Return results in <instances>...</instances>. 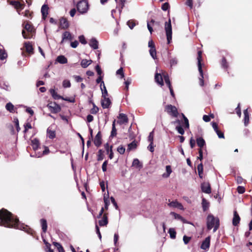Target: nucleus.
I'll list each match as a JSON object with an SVG mask.
<instances>
[{
  "instance_id": "1",
  "label": "nucleus",
  "mask_w": 252,
  "mask_h": 252,
  "mask_svg": "<svg viewBox=\"0 0 252 252\" xmlns=\"http://www.w3.org/2000/svg\"><path fill=\"white\" fill-rule=\"evenodd\" d=\"M0 225L7 227H13L30 233L28 226L20 223L19 220L9 212L5 209L0 210Z\"/></svg>"
},
{
  "instance_id": "2",
  "label": "nucleus",
  "mask_w": 252,
  "mask_h": 252,
  "mask_svg": "<svg viewBox=\"0 0 252 252\" xmlns=\"http://www.w3.org/2000/svg\"><path fill=\"white\" fill-rule=\"evenodd\" d=\"M206 224L208 230H210L213 228V232H215L220 227V220L218 217L209 214L206 219Z\"/></svg>"
},
{
  "instance_id": "3",
  "label": "nucleus",
  "mask_w": 252,
  "mask_h": 252,
  "mask_svg": "<svg viewBox=\"0 0 252 252\" xmlns=\"http://www.w3.org/2000/svg\"><path fill=\"white\" fill-rule=\"evenodd\" d=\"M197 54V65L198 71L201 77L199 78V84L201 86H203L204 85L203 73L201 63L202 60V52L201 51H199Z\"/></svg>"
},
{
  "instance_id": "4",
  "label": "nucleus",
  "mask_w": 252,
  "mask_h": 252,
  "mask_svg": "<svg viewBox=\"0 0 252 252\" xmlns=\"http://www.w3.org/2000/svg\"><path fill=\"white\" fill-rule=\"evenodd\" d=\"M77 9L81 14L86 13L89 9V3L86 0L79 1L77 4Z\"/></svg>"
},
{
  "instance_id": "5",
  "label": "nucleus",
  "mask_w": 252,
  "mask_h": 252,
  "mask_svg": "<svg viewBox=\"0 0 252 252\" xmlns=\"http://www.w3.org/2000/svg\"><path fill=\"white\" fill-rule=\"evenodd\" d=\"M165 31L166 32V35L167 37V40L168 44H169L172 41V27L171 23V19H169L168 22H166L165 23Z\"/></svg>"
},
{
  "instance_id": "6",
  "label": "nucleus",
  "mask_w": 252,
  "mask_h": 252,
  "mask_svg": "<svg viewBox=\"0 0 252 252\" xmlns=\"http://www.w3.org/2000/svg\"><path fill=\"white\" fill-rule=\"evenodd\" d=\"M165 111L173 117L176 118L179 114L177 108L171 104L167 105L165 106Z\"/></svg>"
},
{
  "instance_id": "7",
  "label": "nucleus",
  "mask_w": 252,
  "mask_h": 252,
  "mask_svg": "<svg viewBox=\"0 0 252 252\" xmlns=\"http://www.w3.org/2000/svg\"><path fill=\"white\" fill-rule=\"evenodd\" d=\"M47 107L52 113H56L60 111L61 108L56 103H50L47 105Z\"/></svg>"
},
{
  "instance_id": "8",
  "label": "nucleus",
  "mask_w": 252,
  "mask_h": 252,
  "mask_svg": "<svg viewBox=\"0 0 252 252\" xmlns=\"http://www.w3.org/2000/svg\"><path fill=\"white\" fill-rule=\"evenodd\" d=\"M163 78L165 81V83L167 85L168 87L169 88V89L170 90V94L173 97H175V94L173 92V90L171 86V84L169 79V77L167 74H164L163 75Z\"/></svg>"
},
{
  "instance_id": "9",
  "label": "nucleus",
  "mask_w": 252,
  "mask_h": 252,
  "mask_svg": "<svg viewBox=\"0 0 252 252\" xmlns=\"http://www.w3.org/2000/svg\"><path fill=\"white\" fill-rule=\"evenodd\" d=\"M168 205L170 207L177 208L181 210H184V208L183 206L182 205V204L181 203L177 201V200L170 202L169 203H168Z\"/></svg>"
},
{
  "instance_id": "10",
  "label": "nucleus",
  "mask_w": 252,
  "mask_h": 252,
  "mask_svg": "<svg viewBox=\"0 0 252 252\" xmlns=\"http://www.w3.org/2000/svg\"><path fill=\"white\" fill-rule=\"evenodd\" d=\"M202 191L206 193L209 194L211 192V187L209 183L204 182L201 185Z\"/></svg>"
},
{
  "instance_id": "11",
  "label": "nucleus",
  "mask_w": 252,
  "mask_h": 252,
  "mask_svg": "<svg viewBox=\"0 0 252 252\" xmlns=\"http://www.w3.org/2000/svg\"><path fill=\"white\" fill-rule=\"evenodd\" d=\"M210 244V237L208 236L202 242L201 245V249L207 251L209 249Z\"/></svg>"
},
{
  "instance_id": "12",
  "label": "nucleus",
  "mask_w": 252,
  "mask_h": 252,
  "mask_svg": "<svg viewBox=\"0 0 252 252\" xmlns=\"http://www.w3.org/2000/svg\"><path fill=\"white\" fill-rule=\"evenodd\" d=\"M119 120L117 123L120 125L126 124L128 122V118L127 116L124 113H120L118 117Z\"/></svg>"
},
{
  "instance_id": "13",
  "label": "nucleus",
  "mask_w": 252,
  "mask_h": 252,
  "mask_svg": "<svg viewBox=\"0 0 252 252\" xmlns=\"http://www.w3.org/2000/svg\"><path fill=\"white\" fill-rule=\"evenodd\" d=\"M103 99L101 100V103L103 108H108L109 107L111 102L110 99L106 96L102 97Z\"/></svg>"
},
{
  "instance_id": "14",
  "label": "nucleus",
  "mask_w": 252,
  "mask_h": 252,
  "mask_svg": "<svg viewBox=\"0 0 252 252\" xmlns=\"http://www.w3.org/2000/svg\"><path fill=\"white\" fill-rule=\"evenodd\" d=\"M94 144L97 147H99L101 144V137L100 131H98L95 136L94 139Z\"/></svg>"
},
{
  "instance_id": "15",
  "label": "nucleus",
  "mask_w": 252,
  "mask_h": 252,
  "mask_svg": "<svg viewBox=\"0 0 252 252\" xmlns=\"http://www.w3.org/2000/svg\"><path fill=\"white\" fill-rule=\"evenodd\" d=\"M240 218L236 211H234L232 224L234 226H237L240 222Z\"/></svg>"
},
{
  "instance_id": "16",
  "label": "nucleus",
  "mask_w": 252,
  "mask_h": 252,
  "mask_svg": "<svg viewBox=\"0 0 252 252\" xmlns=\"http://www.w3.org/2000/svg\"><path fill=\"white\" fill-rule=\"evenodd\" d=\"M24 45L26 52L30 54H32L33 53V48L32 43L30 42H26Z\"/></svg>"
},
{
  "instance_id": "17",
  "label": "nucleus",
  "mask_w": 252,
  "mask_h": 252,
  "mask_svg": "<svg viewBox=\"0 0 252 252\" xmlns=\"http://www.w3.org/2000/svg\"><path fill=\"white\" fill-rule=\"evenodd\" d=\"M48 9L49 7L47 5L44 4L42 5L41 9V12L44 19H45L48 14Z\"/></svg>"
},
{
  "instance_id": "18",
  "label": "nucleus",
  "mask_w": 252,
  "mask_h": 252,
  "mask_svg": "<svg viewBox=\"0 0 252 252\" xmlns=\"http://www.w3.org/2000/svg\"><path fill=\"white\" fill-rule=\"evenodd\" d=\"M89 45L93 49H97L98 48V42L95 38H92L90 40Z\"/></svg>"
},
{
  "instance_id": "19",
  "label": "nucleus",
  "mask_w": 252,
  "mask_h": 252,
  "mask_svg": "<svg viewBox=\"0 0 252 252\" xmlns=\"http://www.w3.org/2000/svg\"><path fill=\"white\" fill-rule=\"evenodd\" d=\"M132 166L135 168L141 169L143 167L142 163L137 158H134L132 161Z\"/></svg>"
},
{
  "instance_id": "20",
  "label": "nucleus",
  "mask_w": 252,
  "mask_h": 252,
  "mask_svg": "<svg viewBox=\"0 0 252 252\" xmlns=\"http://www.w3.org/2000/svg\"><path fill=\"white\" fill-rule=\"evenodd\" d=\"M60 27L63 29H66L69 26V24H68L67 20L66 19L63 18H62L60 19Z\"/></svg>"
},
{
  "instance_id": "21",
  "label": "nucleus",
  "mask_w": 252,
  "mask_h": 252,
  "mask_svg": "<svg viewBox=\"0 0 252 252\" xmlns=\"http://www.w3.org/2000/svg\"><path fill=\"white\" fill-rule=\"evenodd\" d=\"M156 82L161 86L163 85V81L162 76L159 73H156L155 76Z\"/></svg>"
},
{
  "instance_id": "22",
  "label": "nucleus",
  "mask_w": 252,
  "mask_h": 252,
  "mask_svg": "<svg viewBox=\"0 0 252 252\" xmlns=\"http://www.w3.org/2000/svg\"><path fill=\"white\" fill-rule=\"evenodd\" d=\"M39 145V141L37 138H34L31 141V145L34 151L38 149Z\"/></svg>"
},
{
  "instance_id": "23",
  "label": "nucleus",
  "mask_w": 252,
  "mask_h": 252,
  "mask_svg": "<svg viewBox=\"0 0 252 252\" xmlns=\"http://www.w3.org/2000/svg\"><path fill=\"white\" fill-rule=\"evenodd\" d=\"M244 123L245 126H247L248 125L249 123V114L248 111V109H245L244 111Z\"/></svg>"
},
{
  "instance_id": "24",
  "label": "nucleus",
  "mask_w": 252,
  "mask_h": 252,
  "mask_svg": "<svg viewBox=\"0 0 252 252\" xmlns=\"http://www.w3.org/2000/svg\"><path fill=\"white\" fill-rule=\"evenodd\" d=\"M71 40L72 39V37L71 33L68 32H65L63 34V38L61 41V43H63L64 40Z\"/></svg>"
},
{
  "instance_id": "25",
  "label": "nucleus",
  "mask_w": 252,
  "mask_h": 252,
  "mask_svg": "<svg viewBox=\"0 0 252 252\" xmlns=\"http://www.w3.org/2000/svg\"><path fill=\"white\" fill-rule=\"evenodd\" d=\"M56 61L60 63L65 64L67 63V59L65 56L60 55L57 58Z\"/></svg>"
},
{
  "instance_id": "26",
  "label": "nucleus",
  "mask_w": 252,
  "mask_h": 252,
  "mask_svg": "<svg viewBox=\"0 0 252 252\" xmlns=\"http://www.w3.org/2000/svg\"><path fill=\"white\" fill-rule=\"evenodd\" d=\"M108 219L105 214L103 215L102 219L98 221L99 225L100 226H106L108 224Z\"/></svg>"
},
{
  "instance_id": "27",
  "label": "nucleus",
  "mask_w": 252,
  "mask_h": 252,
  "mask_svg": "<svg viewBox=\"0 0 252 252\" xmlns=\"http://www.w3.org/2000/svg\"><path fill=\"white\" fill-rule=\"evenodd\" d=\"M166 173H163L162 175V177L167 178L169 177L170 174L172 173V170L170 165L166 166Z\"/></svg>"
},
{
  "instance_id": "28",
  "label": "nucleus",
  "mask_w": 252,
  "mask_h": 252,
  "mask_svg": "<svg viewBox=\"0 0 252 252\" xmlns=\"http://www.w3.org/2000/svg\"><path fill=\"white\" fill-rule=\"evenodd\" d=\"M116 120H114L112 123V130L111 132L110 137H113L117 135V129L116 128Z\"/></svg>"
},
{
  "instance_id": "29",
  "label": "nucleus",
  "mask_w": 252,
  "mask_h": 252,
  "mask_svg": "<svg viewBox=\"0 0 252 252\" xmlns=\"http://www.w3.org/2000/svg\"><path fill=\"white\" fill-rule=\"evenodd\" d=\"M196 143L198 146H199L201 149H202V148L205 145V140L202 137H200L196 139Z\"/></svg>"
},
{
  "instance_id": "30",
  "label": "nucleus",
  "mask_w": 252,
  "mask_h": 252,
  "mask_svg": "<svg viewBox=\"0 0 252 252\" xmlns=\"http://www.w3.org/2000/svg\"><path fill=\"white\" fill-rule=\"evenodd\" d=\"M92 63V60L83 59L81 62V65L83 68L87 67Z\"/></svg>"
},
{
  "instance_id": "31",
  "label": "nucleus",
  "mask_w": 252,
  "mask_h": 252,
  "mask_svg": "<svg viewBox=\"0 0 252 252\" xmlns=\"http://www.w3.org/2000/svg\"><path fill=\"white\" fill-rule=\"evenodd\" d=\"M40 223L42 227V229L43 232L45 233L47 231V221L44 219H42L40 220Z\"/></svg>"
},
{
  "instance_id": "32",
  "label": "nucleus",
  "mask_w": 252,
  "mask_h": 252,
  "mask_svg": "<svg viewBox=\"0 0 252 252\" xmlns=\"http://www.w3.org/2000/svg\"><path fill=\"white\" fill-rule=\"evenodd\" d=\"M50 94H51L52 95V97L55 99H59L60 98H62L60 95H58L57 93L56 92V91L53 89H51L50 90Z\"/></svg>"
},
{
  "instance_id": "33",
  "label": "nucleus",
  "mask_w": 252,
  "mask_h": 252,
  "mask_svg": "<svg viewBox=\"0 0 252 252\" xmlns=\"http://www.w3.org/2000/svg\"><path fill=\"white\" fill-rule=\"evenodd\" d=\"M202 206L204 211H206L209 207V203L205 199L202 200Z\"/></svg>"
},
{
  "instance_id": "34",
  "label": "nucleus",
  "mask_w": 252,
  "mask_h": 252,
  "mask_svg": "<svg viewBox=\"0 0 252 252\" xmlns=\"http://www.w3.org/2000/svg\"><path fill=\"white\" fill-rule=\"evenodd\" d=\"M137 147L136 143L135 141H132L127 145V151L129 152L132 150L136 149Z\"/></svg>"
},
{
  "instance_id": "35",
  "label": "nucleus",
  "mask_w": 252,
  "mask_h": 252,
  "mask_svg": "<svg viewBox=\"0 0 252 252\" xmlns=\"http://www.w3.org/2000/svg\"><path fill=\"white\" fill-rule=\"evenodd\" d=\"M7 57L6 51L2 48H0V60L2 61Z\"/></svg>"
},
{
  "instance_id": "36",
  "label": "nucleus",
  "mask_w": 252,
  "mask_h": 252,
  "mask_svg": "<svg viewBox=\"0 0 252 252\" xmlns=\"http://www.w3.org/2000/svg\"><path fill=\"white\" fill-rule=\"evenodd\" d=\"M5 108L7 111L11 113H13L14 112V106L11 102H8L6 104Z\"/></svg>"
},
{
  "instance_id": "37",
  "label": "nucleus",
  "mask_w": 252,
  "mask_h": 252,
  "mask_svg": "<svg viewBox=\"0 0 252 252\" xmlns=\"http://www.w3.org/2000/svg\"><path fill=\"white\" fill-rule=\"evenodd\" d=\"M10 4L14 6L16 9H20L22 8V4L17 1H11Z\"/></svg>"
},
{
  "instance_id": "38",
  "label": "nucleus",
  "mask_w": 252,
  "mask_h": 252,
  "mask_svg": "<svg viewBox=\"0 0 252 252\" xmlns=\"http://www.w3.org/2000/svg\"><path fill=\"white\" fill-rule=\"evenodd\" d=\"M168 233L171 239H174L176 238V232L174 228H170L168 230Z\"/></svg>"
},
{
  "instance_id": "39",
  "label": "nucleus",
  "mask_w": 252,
  "mask_h": 252,
  "mask_svg": "<svg viewBox=\"0 0 252 252\" xmlns=\"http://www.w3.org/2000/svg\"><path fill=\"white\" fill-rule=\"evenodd\" d=\"M0 87L5 90H8L9 84L7 82L4 81H0Z\"/></svg>"
},
{
  "instance_id": "40",
  "label": "nucleus",
  "mask_w": 252,
  "mask_h": 252,
  "mask_svg": "<svg viewBox=\"0 0 252 252\" xmlns=\"http://www.w3.org/2000/svg\"><path fill=\"white\" fill-rule=\"evenodd\" d=\"M149 53L151 57L154 59H157V52L156 48L150 49L149 50Z\"/></svg>"
},
{
  "instance_id": "41",
  "label": "nucleus",
  "mask_w": 252,
  "mask_h": 252,
  "mask_svg": "<svg viewBox=\"0 0 252 252\" xmlns=\"http://www.w3.org/2000/svg\"><path fill=\"white\" fill-rule=\"evenodd\" d=\"M48 136L50 139H53L55 137L56 134L54 131L51 130L49 129H47V130Z\"/></svg>"
},
{
  "instance_id": "42",
  "label": "nucleus",
  "mask_w": 252,
  "mask_h": 252,
  "mask_svg": "<svg viewBox=\"0 0 252 252\" xmlns=\"http://www.w3.org/2000/svg\"><path fill=\"white\" fill-rule=\"evenodd\" d=\"M170 215L173 216L176 219L180 220L184 222L185 219L179 214H176L174 212H171Z\"/></svg>"
},
{
  "instance_id": "43",
  "label": "nucleus",
  "mask_w": 252,
  "mask_h": 252,
  "mask_svg": "<svg viewBox=\"0 0 252 252\" xmlns=\"http://www.w3.org/2000/svg\"><path fill=\"white\" fill-rule=\"evenodd\" d=\"M126 3L125 0H120L119 3H118V6L119 8V11L120 12H121L122 9H123L124 7L125 6V4Z\"/></svg>"
},
{
  "instance_id": "44",
  "label": "nucleus",
  "mask_w": 252,
  "mask_h": 252,
  "mask_svg": "<svg viewBox=\"0 0 252 252\" xmlns=\"http://www.w3.org/2000/svg\"><path fill=\"white\" fill-rule=\"evenodd\" d=\"M93 108L91 109V113L93 114H96L98 111V108L96 107L94 103H93Z\"/></svg>"
},
{
  "instance_id": "45",
  "label": "nucleus",
  "mask_w": 252,
  "mask_h": 252,
  "mask_svg": "<svg viewBox=\"0 0 252 252\" xmlns=\"http://www.w3.org/2000/svg\"><path fill=\"white\" fill-rule=\"evenodd\" d=\"M63 86L65 88H69L71 86L70 82L68 80H64L63 82Z\"/></svg>"
},
{
  "instance_id": "46",
  "label": "nucleus",
  "mask_w": 252,
  "mask_h": 252,
  "mask_svg": "<svg viewBox=\"0 0 252 252\" xmlns=\"http://www.w3.org/2000/svg\"><path fill=\"white\" fill-rule=\"evenodd\" d=\"M103 159V151L102 150H99L98 152L97 160L100 161Z\"/></svg>"
},
{
  "instance_id": "47",
  "label": "nucleus",
  "mask_w": 252,
  "mask_h": 252,
  "mask_svg": "<svg viewBox=\"0 0 252 252\" xmlns=\"http://www.w3.org/2000/svg\"><path fill=\"white\" fill-rule=\"evenodd\" d=\"M101 89V92H102V97L107 96L108 95V93H107V91L106 90L105 86H104L103 87V88H101V89Z\"/></svg>"
},
{
  "instance_id": "48",
  "label": "nucleus",
  "mask_w": 252,
  "mask_h": 252,
  "mask_svg": "<svg viewBox=\"0 0 252 252\" xmlns=\"http://www.w3.org/2000/svg\"><path fill=\"white\" fill-rule=\"evenodd\" d=\"M126 151L125 148L123 146H120L117 148V151L120 154L123 155L125 153Z\"/></svg>"
},
{
  "instance_id": "49",
  "label": "nucleus",
  "mask_w": 252,
  "mask_h": 252,
  "mask_svg": "<svg viewBox=\"0 0 252 252\" xmlns=\"http://www.w3.org/2000/svg\"><path fill=\"white\" fill-rule=\"evenodd\" d=\"M176 129L177 130V131L179 133H180V134L181 135H183L185 133V130L184 129H183V128L180 126H177L176 127Z\"/></svg>"
},
{
  "instance_id": "50",
  "label": "nucleus",
  "mask_w": 252,
  "mask_h": 252,
  "mask_svg": "<svg viewBox=\"0 0 252 252\" xmlns=\"http://www.w3.org/2000/svg\"><path fill=\"white\" fill-rule=\"evenodd\" d=\"M116 74L117 75H121V78H123L124 77V73L123 71V69L122 67L119 68L116 72Z\"/></svg>"
},
{
  "instance_id": "51",
  "label": "nucleus",
  "mask_w": 252,
  "mask_h": 252,
  "mask_svg": "<svg viewBox=\"0 0 252 252\" xmlns=\"http://www.w3.org/2000/svg\"><path fill=\"white\" fill-rule=\"evenodd\" d=\"M24 28L29 32H32V27L31 25L28 23L25 24Z\"/></svg>"
},
{
  "instance_id": "52",
  "label": "nucleus",
  "mask_w": 252,
  "mask_h": 252,
  "mask_svg": "<svg viewBox=\"0 0 252 252\" xmlns=\"http://www.w3.org/2000/svg\"><path fill=\"white\" fill-rule=\"evenodd\" d=\"M183 117L184 118L185 125V127L188 128L189 127V120L187 119V117H185V116L182 114Z\"/></svg>"
},
{
  "instance_id": "53",
  "label": "nucleus",
  "mask_w": 252,
  "mask_h": 252,
  "mask_svg": "<svg viewBox=\"0 0 252 252\" xmlns=\"http://www.w3.org/2000/svg\"><path fill=\"white\" fill-rule=\"evenodd\" d=\"M237 191L239 193L242 194L245 192V189L244 187L242 186H238L237 187Z\"/></svg>"
},
{
  "instance_id": "54",
  "label": "nucleus",
  "mask_w": 252,
  "mask_h": 252,
  "mask_svg": "<svg viewBox=\"0 0 252 252\" xmlns=\"http://www.w3.org/2000/svg\"><path fill=\"white\" fill-rule=\"evenodd\" d=\"M79 41L83 44H87V41L84 35H80L79 36Z\"/></svg>"
},
{
  "instance_id": "55",
  "label": "nucleus",
  "mask_w": 252,
  "mask_h": 252,
  "mask_svg": "<svg viewBox=\"0 0 252 252\" xmlns=\"http://www.w3.org/2000/svg\"><path fill=\"white\" fill-rule=\"evenodd\" d=\"M154 131H151L149 135V136H148V141L150 142H153V141H154Z\"/></svg>"
},
{
  "instance_id": "56",
  "label": "nucleus",
  "mask_w": 252,
  "mask_h": 252,
  "mask_svg": "<svg viewBox=\"0 0 252 252\" xmlns=\"http://www.w3.org/2000/svg\"><path fill=\"white\" fill-rule=\"evenodd\" d=\"M169 7V5L168 3L165 2L162 5L161 9L163 11H166L168 9Z\"/></svg>"
},
{
  "instance_id": "57",
  "label": "nucleus",
  "mask_w": 252,
  "mask_h": 252,
  "mask_svg": "<svg viewBox=\"0 0 252 252\" xmlns=\"http://www.w3.org/2000/svg\"><path fill=\"white\" fill-rule=\"evenodd\" d=\"M127 25L130 29H132L135 26V24L133 22L130 20L127 22Z\"/></svg>"
},
{
  "instance_id": "58",
  "label": "nucleus",
  "mask_w": 252,
  "mask_h": 252,
  "mask_svg": "<svg viewBox=\"0 0 252 252\" xmlns=\"http://www.w3.org/2000/svg\"><path fill=\"white\" fill-rule=\"evenodd\" d=\"M108 164L107 160H105L103 162L102 165V170L103 172H106L107 170V165Z\"/></svg>"
},
{
  "instance_id": "59",
  "label": "nucleus",
  "mask_w": 252,
  "mask_h": 252,
  "mask_svg": "<svg viewBox=\"0 0 252 252\" xmlns=\"http://www.w3.org/2000/svg\"><path fill=\"white\" fill-rule=\"evenodd\" d=\"M131 80L130 78H127L126 80L125 81V84L126 85V88L127 90L128 89V86L129 84L131 83Z\"/></svg>"
},
{
  "instance_id": "60",
  "label": "nucleus",
  "mask_w": 252,
  "mask_h": 252,
  "mask_svg": "<svg viewBox=\"0 0 252 252\" xmlns=\"http://www.w3.org/2000/svg\"><path fill=\"white\" fill-rule=\"evenodd\" d=\"M216 133H217V135L218 136L219 138H224V134L223 133L220 131L219 130H217V131H216Z\"/></svg>"
},
{
  "instance_id": "61",
  "label": "nucleus",
  "mask_w": 252,
  "mask_h": 252,
  "mask_svg": "<svg viewBox=\"0 0 252 252\" xmlns=\"http://www.w3.org/2000/svg\"><path fill=\"white\" fill-rule=\"evenodd\" d=\"M221 66L222 67L224 68H226L227 67V64L226 62V60L224 58H222L221 61Z\"/></svg>"
},
{
  "instance_id": "62",
  "label": "nucleus",
  "mask_w": 252,
  "mask_h": 252,
  "mask_svg": "<svg viewBox=\"0 0 252 252\" xmlns=\"http://www.w3.org/2000/svg\"><path fill=\"white\" fill-rule=\"evenodd\" d=\"M95 70H96V71L97 72V73L99 76H101V74L102 73V72L100 67L99 66V65H97L95 66Z\"/></svg>"
},
{
  "instance_id": "63",
  "label": "nucleus",
  "mask_w": 252,
  "mask_h": 252,
  "mask_svg": "<svg viewBox=\"0 0 252 252\" xmlns=\"http://www.w3.org/2000/svg\"><path fill=\"white\" fill-rule=\"evenodd\" d=\"M190 240V237H188L186 235H185L183 237V241L185 244H188Z\"/></svg>"
},
{
  "instance_id": "64",
  "label": "nucleus",
  "mask_w": 252,
  "mask_h": 252,
  "mask_svg": "<svg viewBox=\"0 0 252 252\" xmlns=\"http://www.w3.org/2000/svg\"><path fill=\"white\" fill-rule=\"evenodd\" d=\"M170 63L171 66L175 65L177 63V60L176 58H173L170 60Z\"/></svg>"
}]
</instances>
